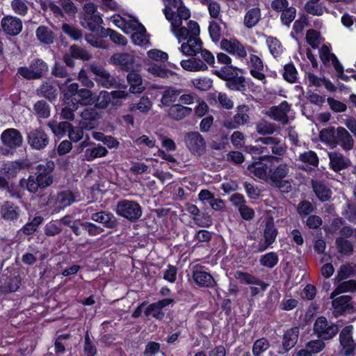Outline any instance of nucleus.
<instances>
[{
	"mask_svg": "<svg viewBox=\"0 0 356 356\" xmlns=\"http://www.w3.org/2000/svg\"><path fill=\"white\" fill-rule=\"evenodd\" d=\"M248 170L256 177L269 184L270 186L284 179L290 172V166L286 163H282L273 167L261 161H254L250 163Z\"/></svg>",
	"mask_w": 356,
	"mask_h": 356,
	"instance_id": "obj_1",
	"label": "nucleus"
},
{
	"mask_svg": "<svg viewBox=\"0 0 356 356\" xmlns=\"http://www.w3.org/2000/svg\"><path fill=\"white\" fill-rule=\"evenodd\" d=\"M55 165L53 161H49L44 164H40L35 168L34 175H31L27 179H22L20 181L22 186L26 184L27 191L35 193L40 188H45L53 183L52 172Z\"/></svg>",
	"mask_w": 356,
	"mask_h": 356,
	"instance_id": "obj_2",
	"label": "nucleus"
},
{
	"mask_svg": "<svg viewBox=\"0 0 356 356\" xmlns=\"http://www.w3.org/2000/svg\"><path fill=\"white\" fill-rule=\"evenodd\" d=\"M165 8L163 13L166 19L170 22L176 21L179 22L187 20L191 17L189 10L185 7L181 0H162Z\"/></svg>",
	"mask_w": 356,
	"mask_h": 356,
	"instance_id": "obj_3",
	"label": "nucleus"
},
{
	"mask_svg": "<svg viewBox=\"0 0 356 356\" xmlns=\"http://www.w3.org/2000/svg\"><path fill=\"white\" fill-rule=\"evenodd\" d=\"M182 23L183 21L179 22L175 21L172 22V25L170 26L171 32L177 39L179 43L191 38L199 37L200 30L197 22L190 20L186 26H183Z\"/></svg>",
	"mask_w": 356,
	"mask_h": 356,
	"instance_id": "obj_4",
	"label": "nucleus"
},
{
	"mask_svg": "<svg viewBox=\"0 0 356 356\" xmlns=\"http://www.w3.org/2000/svg\"><path fill=\"white\" fill-rule=\"evenodd\" d=\"M48 71L47 64L41 58L33 59L28 67H20L17 72L26 79H38Z\"/></svg>",
	"mask_w": 356,
	"mask_h": 356,
	"instance_id": "obj_5",
	"label": "nucleus"
},
{
	"mask_svg": "<svg viewBox=\"0 0 356 356\" xmlns=\"http://www.w3.org/2000/svg\"><path fill=\"white\" fill-rule=\"evenodd\" d=\"M115 212L130 221H136L142 216V209L138 203L124 200L118 203Z\"/></svg>",
	"mask_w": 356,
	"mask_h": 356,
	"instance_id": "obj_6",
	"label": "nucleus"
},
{
	"mask_svg": "<svg viewBox=\"0 0 356 356\" xmlns=\"http://www.w3.org/2000/svg\"><path fill=\"white\" fill-rule=\"evenodd\" d=\"M1 140L5 147L2 152L3 154H12L13 150L22 145L23 137L17 129L10 128L2 132Z\"/></svg>",
	"mask_w": 356,
	"mask_h": 356,
	"instance_id": "obj_7",
	"label": "nucleus"
},
{
	"mask_svg": "<svg viewBox=\"0 0 356 356\" xmlns=\"http://www.w3.org/2000/svg\"><path fill=\"white\" fill-rule=\"evenodd\" d=\"M186 146L188 151L195 156H201L206 152V141L197 131H191L184 136Z\"/></svg>",
	"mask_w": 356,
	"mask_h": 356,
	"instance_id": "obj_8",
	"label": "nucleus"
},
{
	"mask_svg": "<svg viewBox=\"0 0 356 356\" xmlns=\"http://www.w3.org/2000/svg\"><path fill=\"white\" fill-rule=\"evenodd\" d=\"M236 113L229 119L224 121V127L229 129H236L241 126H244L250 122V108L243 104L236 108Z\"/></svg>",
	"mask_w": 356,
	"mask_h": 356,
	"instance_id": "obj_9",
	"label": "nucleus"
},
{
	"mask_svg": "<svg viewBox=\"0 0 356 356\" xmlns=\"http://www.w3.org/2000/svg\"><path fill=\"white\" fill-rule=\"evenodd\" d=\"M338 332V327L329 323L324 316L318 317L314 325V334L323 340L332 339Z\"/></svg>",
	"mask_w": 356,
	"mask_h": 356,
	"instance_id": "obj_10",
	"label": "nucleus"
},
{
	"mask_svg": "<svg viewBox=\"0 0 356 356\" xmlns=\"http://www.w3.org/2000/svg\"><path fill=\"white\" fill-rule=\"evenodd\" d=\"M235 277L246 284L257 286H252L250 287V294L252 296H255L260 293L265 291L269 286L268 284L259 280L255 276L241 271H236L235 273Z\"/></svg>",
	"mask_w": 356,
	"mask_h": 356,
	"instance_id": "obj_11",
	"label": "nucleus"
},
{
	"mask_svg": "<svg viewBox=\"0 0 356 356\" xmlns=\"http://www.w3.org/2000/svg\"><path fill=\"white\" fill-rule=\"evenodd\" d=\"M91 72L96 76L95 80L97 83L104 88L116 87L119 84V81L117 77L111 75L104 67L97 65H91Z\"/></svg>",
	"mask_w": 356,
	"mask_h": 356,
	"instance_id": "obj_12",
	"label": "nucleus"
},
{
	"mask_svg": "<svg viewBox=\"0 0 356 356\" xmlns=\"http://www.w3.org/2000/svg\"><path fill=\"white\" fill-rule=\"evenodd\" d=\"M29 145L33 149L42 150L44 149L49 143L47 134L41 129L31 130L27 136Z\"/></svg>",
	"mask_w": 356,
	"mask_h": 356,
	"instance_id": "obj_13",
	"label": "nucleus"
},
{
	"mask_svg": "<svg viewBox=\"0 0 356 356\" xmlns=\"http://www.w3.org/2000/svg\"><path fill=\"white\" fill-rule=\"evenodd\" d=\"M1 26L5 34L10 36H16L21 33L23 24L19 18L13 15H7L1 19Z\"/></svg>",
	"mask_w": 356,
	"mask_h": 356,
	"instance_id": "obj_14",
	"label": "nucleus"
},
{
	"mask_svg": "<svg viewBox=\"0 0 356 356\" xmlns=\"http://www.w3.org/2000/svg\"><path fill=\"white\" fill-rule=\"evenodd\" d=\"M220 47L225 51L236 56L238 58L247 56V47L234 38L223 39L220 42Z\"/></svg>",
	"mask_w": 356,
	"mask_h": 356,
	"instance_id": "obj_15",
	"label": "nucleus"
},
{
	"mask_svg": "<svg viewBox=\"0 0 356 356\" xmlns=\"http://www.w3.org/2000/svg\"><path fill=\"white\" fill-rule=\"evenodd\" d=\"M193 280L200 287L213 288L216 282L212 275L204 270V266H195L193 270Z\"/></svg>",
	"mask_w": 356,
	"mask_h": 356,
	"instance_id": "obj_16",
	"label": "nucleus"
},
{
	"mask_svg": "<svg viewBox=\"0 0 356 356\" xmlns=\"http://www.w3.org/2000/svg\"><path fill=\"white\" fill-rule=\"evenodd\" d=\"M353 327L348 325L341 332L339 335L340 343L342 346V353L346 356L351 355L355 350V343L353 339L352 332Z\"/></svg>",
	"mask_w": 356,
	"mask_h": 356,
	"instance_id": "obj_17",
	"label": "nucleus"
},
{
	"mask_svg": "<svg viewBox=\"0 0 356 356\" xmlns=\"http://www.w3.org/2000/svg\"><path fill=\"white\" fill-rule=\"evenodd\" d=\"M327 155L330 168L336 172L346 169L351 165L350 160L339 152H330Z\"/></svg>",
	"mask_w": 356,
	"mask_h": 356,
	"instance_id": "obj_18",
	"label": "nucleus"
},
{
	"mask_svg": "<svg viewBox=\"0 0 356 356\" xmlns=\"http://www.w3.org/2000/svg\"><path fill=\"white\" fill-rule=\"evenodd\" d=\"M90 219L92 221L102 224L107 229H114L118 225V221L115 216L112 213L106 211L92 213Z\"/></svg>",
	"mask_w": 356,
	"mask_h": 356,
	"instance_id": "obj_19",
	"label": "nucleus"
},
{
	"mask_svg": "<svg viewBox=\"0 0 356 356\" xmlns=\"http://www.w3.org/2000/svg\"><path fill=\"white\" fill-rule=\"evenodd\" d=\"M111 63L119 66L125 71H132L134 65V57L127 53L115 54L110 58Z\"/></svg>",
	"mask_w": 356,
	"mask_h": 356,
	"instance_id": "obj_20",
	"label": "nucleus"
},
{
	"mask_svg": "<svg viewBox=\"0 0 356 356\" xmlns=\"http://www.w3.org/2000/svg\"><path fill=\"white\" fill-rule=\"evenodd\" d=\"M337 146L339 145L346 152L351 150L355 144V140L350 134L343 127L337 129Z\"/></svg>",
	"mask_w": 356,
	"mask_h": 356,
	"instance_id": "obj_21",
	"label": "nucleus"
},
{
	"mask_svg": "<svg viewBox=\"0 0 356 356\" xmlns=\"http://www.w3.org/2000/svg\"><path fill=\"white\" fill-rule=\"evenodd\" d=\"M20 215V209L10 202H4L0 208L1 218L5 221L15 222Z\"/></svg>",
	"mask_w": 356,
	"mask_h": 356,
	"instance_id": "obj_22",
	"label": "nucleus"
},
{
	"mask_svg": "<svg viewBox=\"0 0 356 356\" xmlns=\"http://www.w3.org/2000/svg\"><path fill=\"white\" fill-rule=\"evenodd\" d=\"M79 125L84 129L90 130L95 127L94 122L99 118L95 108H86L81 113Z\"/></svg>",
	"mask_w": 356,
	"mask_h": 356,
	"instance_id": "obj_23",
	"label": "nucleus"
},
{
	"mask_svg": "<svg viewBox=\"0 0 356 356\" xmlns=\"http://www.w3.org/2000/svg\"><path fill=\"white\" fill-rule=\"evenodd\" d=\"M185 41L179 47L180 51L184 55L193 56L202 50V42L200 37L191 38Z\"/></svg>",
	"mask_w": 356,
	"mask_h": 356,
	"instance_id": "obj_24",
	"label": "nucleus"
},
{
	"mask_svg": "<svg viewBox=\"0 0 356 356\" xmlns=\"http://www.w3.org/2000/svg\"><path fill=\"white\" fill-rule=\"evenodd\" d=\"M277 229L275 228L274 224L271 221H268L266 224L265 229L264 232V237L265 241L264 244H259L258 247V252H262L266 250L268 247L272 245L277 237Z\"/></svg>",
	"mask_w": 356,
	"mask_h": 356,
	"instance_id": "obj_25",
	"label": "nucleus"
},
{
	"mask_svg": "<svg viewBox=\"0 0 356 356\" xmlns=\"http://www.w3.org/2000/svg\"><path fill=\"white\" fill-rule=\"evenodd\" d=\"M289 110V104L284 101L279 106L270 108L268 112V115L275 120L286 123L288 121L287 113Z\"/></svg>",
	"mask_w": 356,
	"mask_h": 356,
	"instance_id": "obj_26",
	"label": "nucleus"
},
{
	"mask_svg": "<svg viewBox=\"0 0 356 356\" xmlns=\"http://www.w3.org/2000/svg\"><path fill=\"white\" fill-rule=\"evenodd\" d=\"M192 111L193 110L190 107L181 104H174L168 108L167 113L170 118L179 121L189 116Z\"/></svg>",
	"mask_w": 356,
	"mask_h": 356,
	"instance_id": "obj_27",
	"label": "nucleus"
},
{
	"mask_svg": "<svg viewBox=\"0 0 356 356\" xmlns=\"http://www.w3.org/2000/svg\"><path fill=\"white\" fill-rule=\"evenodd\" d=\"M332 305L333 307V314L335 317L341 315L346 309L351 308V297L348 295L341 296L337 298H332Z\"/></svg>",
	"mask_w": 356,
	"mask_h": 356,
	"instance_id": "obj_28",
	"label": "nucleus"
},
{
	"mask_svg": "<svg viewBox=\"0 0 356 356\" xmlns=\"http://www.w3.org/2000/svg\"><path fill=\"white\" fill-rule=\"evenodd\" d=\"M249 65L250 67V74L255 79L265 81V75L262 72L264 70V64L261 58L254 54L250 55Z\"/></svg>",
	"mask_w": 356,
	"mask_h": 356,
	"instance_id": "obj_29",
	"label": "nucleus"
},
{
	"mask_svg": "<svg viewBox=\"0 0 356 356\" xmlns=\"http://www.w3.org/2000/svg\"><path fill=\"white\" fill-rule=\"evenodd\" d=\"M182 92L181 89H177L175 87H167L162 92V95L161 98V106H170L174 104V103L177 101L179 95Z\"/></svg>",
	"mask_w": 356,
	"mask_h": 356,
	"instance_id": "obj_30",
	"label": "nucleus"
},
{
	"mask_svg": "<svg viewBox=\"0 0 356 356\" xmlns=\"http://www.w3.org/2000/svg\"><path fill=\"white\" fill-rule=\"evenodd\" d=\"M320 58L322 63L326 66H332L334 69H341V63L337 56L332 53L326 45H323L319 51Z\"/></svg>",
	"mask_w": 356,
	"mask_h": 356,
	"instance_id": "obj_31",
	"label": "nucleus"
},
{
	"mask_svg": "<svg viewBox=\"0 0 356 356\" xmlns=\"http://www.w3.org/2000/svg\"><path fill=\"white\" fill-rule=\"evenodd\" d=\"M312 186L314 193L319 200L325 202L330 200L332 191L325 184L318 180H312Z\"/></svg>",
	"mask_w": 356,
	"mask_h": 356,
	"instance_id": "obj_32",
	"label": "nucleus"
},
{
	"mask_svg": "<svg viewBox=\"0 0 356 356\" xmlns=\"http://www.w3.org/2000/svg\"><path fill=\"white\" fill-rule=\"evenodd\" d=\"M257 142H260L264 145H273L271 152L275 155L282 156L286 152L285 145L280 142L279 138L271 136L264 137L257 139Z\"/></svg>",
	"mask_w": 356,
	"mask_h": 356,
	"instance_id": "obj_33",
	"label": "nucleus"
},
{
	"mask_svg": "<svg viewBox=\"0 0 356 356\" xmlns=\"http://www.w3.org/2000/svg\"><path fill=\"white\" fill-rule=\"evenodd\" d=\"M299 334L298 327H292L287 330L283 337L282 346L285 352L291 350L297 343Z\"/></svg>",
	"mask_w": 356,
	"mask_h": 356,
	"instance_id": "obj_34",
	"label": "nucleus"
},
{
	"mask_svg": "<svg viewBox=\"0 0 356 356\" xmlns=\"http://www.w3.org/2000/svg\"><path fill=\"white\" fill-rule=\"evenodd\" d=\"M127 81L130 86L129 91L131 93H141L145 87L143 85L142 77L135 72H131L127 74Z\"/></svg>",
	"mask_w": 356,
	"mask_h": 356,
	"instance_id": "obj_35",
	"label": "nucleus"
},
{
	"mask_svg": "<svg viewBox=\"0 0 356 356\" xmlns=\"http://www.w3.org/2000/svg\"><path fill=\"white\" fill-rule=\"evenodd\" d=\"M180 65L183 69L189 72L205 71L208 69L207 65L203 61L197 58L183 60Z\"/></svg>",
	"mask_w": 356,
	"mask_h": 356,
	"instance_id": "obj_36",
	"label": "nucleus"
},
{
	"mask_svg": "<svg viewBox=\"0 0 356 356\" xmlns=\"http://www.w3.org/2000/svg\"><path fill=\"white\" fill-rule=\"evenodd\" d=\"M337 129L334 127L324 129L320 132V139L322 143L331 148L337 147Z\"/></svg>",
	"mask_w": 356,
	"mask_h": 356,
	"instance_id": "obj_37",
	"label": "nucleus"
},
{
	"mask_svg": "<svg viewBox=\"0 0 356 356\" xmlns=\"http://www.w3.org/2000/svg\"><path fill=\"white\" fill-rule=\"evenodd\" d=\"M261 19V10L256 7L250 9L244 16L243 24L246 28L251 29L256 26Z\"/></svg>",
	"mask_w": 356,
	"mask_h": 356,
	"instance_id": "obj_38",
	"label": "nucleus"
},
{
	"mask_svg": "<svg viewBox=\"0 0 356 356\" xmlns=\"http://www.w3.org/2000/svg\"><path fill=\"white\" fill-rule=\"evenodd\" d=\"M22 168L23 165L21 161L3 163L0 168V174L13 177Z\"/></svg>",
	"mask_w": 356,
	"mask_h": 356,
	"instance_id": "obj_39",
	"label": "nucleus"
},
{
	"mask_svg": "<svg viewBox=\"0 0 356 356\" xmlns=\"http://www.w3.org/2000/svg\"><path fill=\"white\" fill-rule=\"evenodd\" d=\"M95 108H106L110 104L113 106H117V102L113 101L111 98V93L106 90H102L95 99Z\"/></svg>",
	"mask_w": 356,
	"mask_h": 356,
	"instance_id": "obj_40",
	"label": "nucleus"
},
{
	"mask_svg": "<svg viewBox=\"0 0 356 356\" xmlns=\"http://www.w3.org/2000/svg\"><path fill=\"white\" fill-rule=\"evenodd\" d=\"M102 23V18L97 15L85 16L81 22V26L92 32L97 31L99 25Z\"/></svg>",
	"mask_w": 356,
	"mask_h": 356,
	"instance_id": "obj_41",
	"label": "nucleus"
},
{
	"mask_svg": "<svg viewBox=\"0 0 356 356\" xmlns=\"http://www.w3.org/2000/svg\"><path fill=\"white\" fill-rule=\"evenodd\" d=\"M60 90L64 92L65 101H70V98L78 94L79 85L76 83H71V79H67L64 83L59 84Z\"/></svg>",
	"mask_w": 356,
	"mask_h": 356,
	"instance_id": "obj_42",
	"label": "nucleus"
},
{
	"mask_svg": "<svg viewBox=\"0 0 356 356\" xmlns=\"http://www.w3.org/2000/svg\"><path fill=\"white\" fill-rule=\"evenodd\" d=\"M36 36L39 41L44 44H51L54 40V35L51 29L44 26H40L36 30Z\"/></svg>",
	"mask_w": 356,
	"mask_h": 356,
	"instance_id": "obj_43",
	"label": "nucleus"
},
{
	"mask_svg": "<svg viewBox=\"0 0 356 356\" xmlns=\"http://www.w3.org/2000/svg\"><path fill=\"white\" fill-rule=\"evenodd\" d=\"M356 291V281L350 280L341 282L332 292L330 298H334L339 293L346 292H354Z\"/></svg>",
	"mask_w": 356,
	"mask_h": 356,
	"instance_id": "obj_44",
	"label": "nucleus"
},
{
	"mask_svg": "<svg viewBox=\"0 0 356 356\" xmlns=\"http://www.w3.org/2000/svg\"><path fill=\"white\" fill-rule=\"evenodd\" d=\"M79 108V103L76 100L71 99L65 101V106L62 108L60 115L63 119L73 120L74 119V111Z\"/></svg>",
	"mask_w": 356,
	"mask_h": 356,
	"instance_id": "obj_45",
	"label": "nucleus"
},
{
	"mask_svg": "<svg viewBox=\"0 0 356 356\" xmlns=\"http://www.w3.org/2000/svg\"><path fill=\"white\" fill-rule=\"evenodd\" d=\"M56 202L64 208L71 205L75 201V197L70 191L58 193L56 197Z\"/></svg>",
	"mask_w": 356,
	"mask_h": 356,
	"instance_id": "obj_46",
	"label": "nucleus"
},
{
	"mask_svg": "<svg viewBox=\"0 0 356 356\" xmlns=\"http://www.w3.org/2000/svg\"><path fill=\"white\" fill-rule=\"evenodd\" d=\"M266 44L270 54L274 58H277L282 54L283 48L280 42L276 38L270 36L266 38Z\"/></svg>",
	"mask_w": 356,
	"mask_h": 356,
	"instance_id": "obj_47",
	"label": "nucleus"
},
{
	"mask_svg": "<svg viewBox=\"0 0 356 356\" xmlns=\"http://www.w3.org/2000/svg\"><path fill=\"white\" fill-rule=\"evenodd\" d=\"M147 70L152 75L161 78H169L172 76L175 73L170 70H168L161 65L156 64L149 65Z\"/></svg>",
	"mask_w": 356,
	"mask_h": 356,
	"instance_id": "obj_48",
	"label": "nucleus"
},
{
	"mask_svg": "<svg viewBox=\"0 0 356 356\" xmlns=\"http://www.w3.org/2000/svg\"><path fill=\"white\" fill-rule=\"evenodd\" d=\"M43 218L41 216H35L30 222L26 223L21 229V231L25 235H31L33 234L42 222Z\"/></svg>",
	"mask_w": 356,
	"mask_h": 356,
	"instance_id": "obj_49",
	"label": "nucleus"
},
{
	"mask_svg": "<svg viewBox=\"0 0 356 356\" xmlns=\"http://www.w3.org/2000/svg\"><path fill=\"white\" fill-rule=\"evenodd\" d=\"M107 154L108 151L104 147L98 145L92 149H87L85 152V157L87 161H92L96 158L105 156Z\"/></svg>",
	"mask_w": 356,
	"mask_h": 356,
	"instance_id": "obj_50",
	"label": "nucleus"
},
{
	"mask_svg": "<svg viewBox=\"0 0 356 356\" xmlns=\"http://www.w3.org/2000/svg\"><path fill=\"white\" fill-rule=\"evenodd\" d=\"M319 0H309L305 5V10L310 15L321 16L324 13V9L321 4H318Z\"/></svg>",
	"mask_w": 356,
	"mask_h": 356,
	"instance_id": "obj_51",
	"label": "nucleus"
},
{
	"mask_svg": "<svg viewBox=\"0 0 356 356\" xmlns=\"http://www.w3.org/2000/svg\"><path fill=\"white\" fill-rule=\"evenodd\" d=\"M10 8L16 15L19 16H25L29 12V6L25 0H12Z\"/></svg>",
	"mask_w": 356,
	"mask_h": 356,
	"instance_id": "obj_52",
	"label": "nucleus"
},
{
	"mask_svg": "<svg viewBox=\"0 0 356 356\" xmlns=\"http://www.w3.org/2000/svg\"><path fill=\"white\" fill-rule=\"evenodd\" d=\"M278 260L277 254L275 252H270L262 255L259 259V263L262 266L272 268L277 265Z\"/></svg>",
	"mask_w": 356,
	"mask_h": 356,
	"instance_id": "obj_53",
	"label": "nucleus"
},
{
	"mask_svg": "<svg viewBox=\"0 0 356 356\" xmlns=\"http://www.w3.org/2000/svg\"><path fill=\"white\" fill-rule=\"evenodd\" d=\"M336 245L341 254H350L353 252L352 243L343 237H339L336 239Z\"/></svg>",
	"mask_w": 356,
	"mask_h": 356,
	"instance_id": "obj_54",
	"label": "nucleus"
},
{
	"mask_svg": "<svg viewBox=\"0 0 356 356\" xmlns=\"http://www.w3.org/2000/svg\"><path fill=\"white\" fill-rule=\"evenodd\" d=\"M55 88L49 83L44 82L38 89V94L49 99H53L56 96Z\"/></svg>",
	"mask_w": 356,
	"mask_h": 356,
	"instance_id": "obj_55",
	"label": "nucleus"
},
{
	"mask_svg": "<svg viewBox=\"0 0 356 356\" xmlns=\"http://www.w3.org/2000/svg\"><path fill=\"white\" fill-rule=\"evenodd\" d=\"M77 95L79 97V100L77 101L79 104L88 106L92 105L95 103V99L92 97V92L91 90L88 89H80Z\"/></svg>",
	"mask_w": 356,
	"mask_h": 356,
	"instance_id": "obj_56",
	"label": "nucleus"
},
{
	"mask_svg": "<svg viewBox=\"0 0 356 356\" xmlns=\"http://www.w3.org/2000/svg\"><path fill=\"white\" fill-rule=\"evenodd\" d=\"M244 81L243 76L236 74L226 82V86L232 90L242 91L245 88Z\"/></svg>",
	"mask_w": 356,
	"mask_h": 356,
	"instance_id": "obj_57",
	"label": "nucleus"
},
{
	"mask_svg": "<svg viewBox=\"0 0 356 356\" xmlns=\"http://www.w3.org/2000/svg\"><path fill=\"white\" fill-rule=\"evenodd\" d=\"M71 56L74 58L81 59L83 60H88L91 58V55L89 52L77 45L73 44L70 48Z\"/></svg>",
	"mask_w": 356,
	"mask_h": 356,
	"instance_id": "obj_58",
	"label": "nucleus"
},
{
	"mask_svg": "<svg viewBox=\"0 0 356 356\" xmlns=\"http://www.w3.org/2000/svg\"><path fill=\"white\" fill-rule=\"evenodd\" d=\"M298 160L313 166H317L318 164V157L316 152L312 150L300 153Z\"/></svg>",
	"mask_w": 356,
	"mask_h": 356,
	"instance_id": "obj_59",
	"label": "nucleus"
},
{
	"mask_svg": "<svg viewBox=\"0 0 356 356\" xmlns=\"http://www.w3.org/2000/svg\"><path fill=\"white\" fill-rule=\"evenodd\" d=\"M131 40L135 44L139 46H146L149 42L145 29L143 26H141L140 30L132 35Z\"/></svg>",
	"mask_w": 356,
	"mask_h": 356,
	"instance_id": "obj_60",
	"label": "nucleus"
},
{
	"mask_svg": "<svg viewBox=\"0 0 356 356\" xmlns=\"http://www.w3.org/2000/svg\"><path fill=\"white\" fill-rule=\"evenodd\" d=\"M270 347L268 341L265 338L257 339L253 344L252 353L254 356H260Z\"/></svg>",
	"mask_w": 356,
	"mask_h": 356,
	"instance_id": "obj_61",
	"label": "nucleus"
},
{
	"mask_svg": "<svg viewBox=\"0 0 356 356\" xmlns=\"http://www.w3.org/2000/svg\"><path fill=\"white\" fill-rule=\"evenodd\" d=\"M145 314L146 316H152V317L158 320L162 319L165 316V313L156 304V302L148 305L145 310Z\"/></svg>",
	"mask_w": 356,
	"mask_h": 356,
	"instance_id": "obj_62",
	"label": "nucleus"
},
{
	"mask_svg": "<svg viewBox=\"0 0 356 356\" xmlns=\"http://www.w3.org/2000/svg\"><path fill=\"white\" fill-rule=\"evenodd\" d=\"M34 111L39 118H47L50 115L49 105L44 101H38L34 105Z\"/></svg>",
	"mask_w": 356,
	"mask_h": 356,
	"instance_id": "obj_63",
	"label": "nucleus"
},
{
	"mask_svg": "<svg viewBox=\"0 0 356 356\" xmlns=\"http://www.w3.org/2000/svg\"><path fill=\"white\" fill-rule=\"evenodd\" d=\"M214 74L222 80L227 81L229 79L233 78L237 73L234 71L232 66H225L220 70L214 71Z\"/></svg>",
	"mask_w": 356,
	"mask_h": 356,
	"instance_id": "obj_64",
	"label": "nucleus"
}]
</instances>
